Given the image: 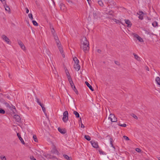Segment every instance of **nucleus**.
<instances>
[{"label": "nucleus", "instance_id": "1", "mask_svg": "<svg viewBox=\"0 0 160 160\" xmlns=\"http://www.w3.org/2000/svg\"><path fill=\"white\" fill-rule=\"evenodd\" d=\"M81 48L85 52H86L89 50V42L86 38L85 37L82 38V39Z\"/></svg>", "mask_w": 160, "mask_h": 160}, {"label": "nucleus", "instance_id": "2", "mask_svg": "<svg viewBox=\"0 0 160 160\" xmlns=\"http://www.w3.org/2000/svg\"><path fill=\"white\" fill-rule=\"evenodd\" d=\"M57 46L58 47V48L60 51V52L62 54V57L64 58L65 57V55L63 52V50L62 47L61 46V43H58Z\"/></svg>", "mask_w": 160, "mask_h": 160}, {"label": "nucleus", "instance_id": "3", "mask_svg": "<svg viewBox=\"0 0 160 160\" xmlns=\"http://www.w3.org/2000/svg\"><path fill=\"white\" fill-rule=\"evenodd\" d=\"M63 117L62 118V120L63 121L66 122H67L68 119V112L67 111H65L63 114Z\"/></svg>", "mask_w": 160, "mask_h": 160}, {"label": "nucleus", "instance_id": "4", "mask_svg": "<svg viewBox=\"0 0 160 160\" xmlns=\"http://www.w3.org/2000/svg\"><path fill=\"white\" fill-rule=\"evenodd\" d=\"M18 43L20 46L21 49L24 52L26 51V48L25 45L24 44L22 43V42H21L20 41H18Z\"/></svg>", "mask_w": 160, "mask_h": 160}, {"label": "nucleus", "instance_id": "5", "mask_svg": "<svg viewBox=\"0 0 160 160\" xmlns=\"http://www.w3.org/2000/svg\"><path fill=\"white\" fill-rule=\"evenodd\" d=\"M108 119L112 122H115L117 121V118L113 114H111Z\"/></svg>", "mask_w": 160, "mask_h": 160}, {"label": "nucleus", "instance_id": "6", "mask_svg": "<svg viewBox=\"0 0 160 160\" xmlns=\"http://www.w3.org/2000/svg\"><path fill=\"white\" fill-rule=\"evenodd\" d=\"M133 35L134 37L136 38L139 42H144V40L138 34H134Z\"/></svg>", "mask_w": 160, "mask_h": 160}, {"label": "nucleus", "instance_id": "7", "mask_svg": "<svg viewBox=\"0 0 160 160\" xmlns=\"http://www.w3.org/2000/svg\"><path fill=\"white\" fill-rule=\"evenodd\" d=\"M2 38L3 40L5 41L8 44H9L10 41L6 35H3L2 36Z\"/></svg>", "mask_w": 160, "mask_h": 160}, {"label": "nucleus", "instance_id": "8", "mask_svg": "<svg viewBox=\"0 0 160 160\" xmlns=\"http://www.w3.org/2000/svg\"><path fill=\"white\" fill-rule=\"evenodd\" d=\"M90 142L92 147L95 148H98L99 147L98 142L94 141L92 140L90 141Z\"/></svg>", "mask_w": 160, "mask_h": 160}, {"label": "nucleus", "instance_id": "9", "mask_svg": "<svg viewBox=\"0 0 160 160\" xmlns=\"http://www.w3.org/2000/svg\"><path fill=\"white\" fill-rule=\"evenodd\" d=\"M125 23L127 25V26L128 27H131L132 25V23L131 21L128 19H125Z\"/></svg>", "mask_w": 160, "mask_h": 160}, {"label": "nucleus", "instance_id": "10", "mask_svg": "<svg viewBox=\"0 0 160 160\" xmlns=\"http://www.w3.org/2000/svg\"><path fill=\"white\" fill-rule=\"evenodd\" d=\"M42 52L45 55H49L50 54V51L49 50L46 48H44L42 50Z\"/></svg>", "mask_w": 160, "mask_h": 160}, {"label": "nucleus", "instance_id": "11", "mask_svg": "<svg viewBox=\"0 0 160 160\" xmlns=\"http://www.w3.org/2000/svg\"><path fill=\"white\" fill-rule=\"evenodd\" d=\"M4 6L5 10L7 11L9 13H10L11 9L8 6L7 4H5Z\"/></svg>", "mask_w": 160, "mask_h": 160}, {"label": "nucleus", "instance_id": "12", "mask_svg": "<svg viewBox=\"0 0 160 160\" xmlns=\"http://www.w3.org/2000/svg\"><path fill=\"white\" fill-rule=\"evenodd\" d=\"M13 118L17 122H20L21 121V119L18 115L16 114L14 115Z\"/></svg>", "mask_w": 160, "mask_h": 160}, {"label": "nucleus", "instance_id": "13", "mask_svg": "<svg viewBox=\"0 0 160 160\" xmlns=\"http://www.w3.org/2000/svg\"><path fill=\"white\" fill-rule=\"evenodd\" d=\"M98 3L99 6L101 7H103L104 6V4L102 1L101 0H98Z\"/></svg>", "mask_w": 160, "mask_h": 160}, {"label": "nucleus", "instance_id": "14", "mask_svg": "<svg viewBox=\"0 0 160 160\" xmlns=\"http://www.w3.org/2000/svg\"><path fill=\"white\" fill-rule=\"evenodd\" d=\"M17 136H18L19 139L20 140V141H21V143L23 144H25V142H24V141H23V139L21 138V135H20L18 133H17Z\"/></svg>", "mask_w": 160, "mask_h": 160}, {"label": "nucleus", "instance_id": "15", "mask_svg": "<svg viewBox=\"0 0 160 160\" xmlns=\"http://www.w3.org/2000/svg\"><path fill=\"white\" fill-rule=\"evenodd\" d=\"M85 83L86 84L87 87H88V88L92 91H94V90L92 86L87 81H86Z\"/></svg>", "mask_w": 160, "mask_h": 160}, {"label": "nucleus", "instance_id": "16", "mask_svg": "<svg viewBox=\"0 0 160 160\" xmlns=\"http://www.w3.org/2000/svg\"><path fill=\"white\" fill-rule=\"evenodd\" d=\"M60 9L62 11H64L66 10L65 6V5L62 3H61L60 4Z\"/></svg>", "mask_w": 160, "mask_h": 160}, {"label": "nucleus", "instance_id": "17", "mask_svg": "<svg viewBox=\"0 0 160 160\" xmlns=\"http://www.w3.org/2000/svg\"><path fill=\"white\" fill-rule=\"evenodd\" d=\"M74 68L77 70H79L80 68V66L78 64H74Z\"/></svg>", "mask_w": 160, "mask_h": 160}, {"label": "nucleus", "instance_id": "18", "mask_svg": "<svg viewBox=\"0 0 160 160\" xmlns=\"http://www.w3.org/2000/svg\"><path fill=\"white\" fill-rule=\"evenodd\" d=\"M66 74L67 75V77L68 78V80L70 81V80L72 79L70 73L68 71L66 72Z\"/></svg>", "mask_w": 160, "mask_h": 160}, {"label": "nucleus", "instance_id": "19", "mask_svg": "<svg viewBox=\"0 0 160 160\" xmlns=\"http://www.w3.org/2000/svg\"><path fill=\"white\" fill-rule=\"evenodd\" d=\"M133 54L134 55V58L136 59L138 61L140 60V58L135 53H133Z\"/></svg>", "mask_w": 160, "mask_h": 160}, {"label": "nucleus", "instance_id": "20", "mask_svg": "<svg viewBox=\"0 0 160 160\" xmlns=\"http://www.w3.org/2000/svg\"><path fill=\"white\" fill-rule=\"evenodd\" d=\"M73 60L74 62V64L78 63L79 60L76 57H74L73 58Z\"/></svg>", "mask_w": 160, "mask_h": 160}, {"label": "nucleus", "instance_id": "21", "mask_svg": "<svg viewBox=\"0 0 160 160\" xmlns=\"http://www.w3.org/2000/svg\"><path fill=\"white\" fill-rule=\"evenodd\" d=\"M52 29L51 30L52 32L53 33V35L55 36V39H58V38L57 36H56L55 33V31L54 30V29L53 28H52Z\"/></svg>", "mask_w": 160, "mask_h": 160}, {"label": "nucleus", "instance_id": "22", "mask_svg": "<svg viewBox=\"0 0 160 160\" xmlns=\"http://www.w3.org/2000/svg\"><path fill=\"white\" fill-rule=\"evenodd\" d=\"M4 104H5L6 106L9 108V109H12V107L8 103L6 102H4Z\"/></svg>", "mask_w": 160, "mask_h": 160}, {"label": "nucleus", "instance_id": "23", "mask_svg": "<svg viewBox=\"0 0 160 160\" xmlns=\"http://www.w3.org/2000/svg\"><path fill=\"white\" fill-rule=\"evenodd\" d=\"M58 130L61 133L64 134L65 133V131L64 130H63L59 128H58Z\"/></svg>", "mask_w": 160, "mask_h": 160}, {"label": "nucleus", "instance_id": "24", "mask_svg": "<svg viewBox=\"0 0 160 160\" xmlns=\"http://www.w3.org/2000/svg\"><path fill=\"white\" fill-rule=\"evenodd\" d=\"M109 140L110 141V144L111 145V147H112L114 148H115V147L113 146V145L112 144V142H113L112 138H110Z\"/></svg>", "mask_w": 160, "mask_h": 160}, {"label": "nucleus", "instance_id": "25", "mask_svg": "<svg viewBox=\"0 0 160 160\" xmlns=\"http://www.w3.org/2000/svg\"><path fill=\"white\" fill-rule=\"evenodd\" d=\"M73 113L75 115L76 118H78L79 117V113L77 111H74L73 112Z\"/></svg>", "mask_w": 160, "mask_h": 160}, {"label": "nucleus", "instance_id": "26", "mask_svg": "<svg viewBox=\"0 0 160 160\" xmlns=\"http://www.w3.org/2000/svg\"><path fill=\"white\" fill-rule=\"evenodd\" d=\"M84 138L88 141H89L91 140V138L88 135H85L84 136Z\"/></svg>", "mask_w": 160, "mask_h": 160}, {"label": "nucleus", "instance_id": "27", "mask_svg": "<svg viewBox=\"0 0 160 160\" xmlns=\"http://www.w3.org/2000/svg\"><path fill=\"white\" fill-rule=\"evenodd\" d=\"M152 25L154 27H156L158 26V23L156 21H154L152 23Z\"/></svg>", "mask_w": 160, "mask_h": 160}, {"label": "nucleus", "instance_id": "28", "mask_svg": "<svg viewBox=\"0 0 160 160\" xmlns=\"http://www.w3.org/2000/svg\"><path fill=\"white\" fill-rule=\"evenodd\" d=\"M68 81L69 82L72 88H73V86H74V83L72 81V80L71 79V80H70V81Z\"/></svg>", "mask_w": 160, "mask_h": 160}, {"label": "nucleus", "instance_id": "29", "mask_svg": "<svg viewBox=\"0 0 160 160\" xmlns=\"http://www.w3.org/2000/svg\"><path fill=\"white\" fill-rule=\"evenodd\" d=\"M93 17L94 18H98V13L95 12L93 13Z\"/></svg>", "mask_w": 160, "mask_h": 160}, {"label": "nucleus", "instance_id": "30", "mask_svg": "<svg viewBox=\"0 0 160 160\" xmlns=\"http://www.w3.org/2000/svg\"><path fill=\"white\" fill-rule=\"evenodd\" d=\"M63 157L67 160H70V158L67 155H63Z\"/></svg>", "mask_w": 160, "mask_h": 160}, {"label": "nucleus", "instance_id": "31", "mask_svg": "<svg viewBox=\"0 0 160 160\" xmlns=\"http://www.w3.org/2000/svg\"><path fill=\"white\" fill-rule=\"evenodd\" d=\"M12 109H10L12 111L13 113H15V111H16L15 107L14 106H12Z\"/></svg>", "mask_w": 160, "mask_h": 160}, {"label": "nucleus", "instance_id": "32", "mask_svg": "<svg viewBox=\"0 0 160 160\" xmlns=\"http://www.w3.org/2000/svg\"><path fill=\"white\" fill-rule=\"evenodd\" d=\"M33 138L35 142H38V139L37 138V136L36 135H34L33 136Z\"/></svg>", "mask_w": 160, "mask_h": 160}, {"label": "nucleus", "instance_id": "33", "mask_svg": "<svg viewBox=\"0 0 160 160\" xmlns=\"http://www.w3.org/2000/svg\"><path fill=\"white\" fill-rule=\"evenodd\" d=\"M32 22L33 25L35 26H37L38 25V23L35 20H33Z\"/></svg>", "mask_w": 160, "mask_h": 160}, {"label": "nucleus", "instance_id": "34", "mask_svg": "<svg viewBox=\"0 0 160 160\" xmlns=\"http://www.w3.org/2000/svg\"><path fill=\"white\" fill-rule=\"evenodd\" d=\"M118 125L120 126L123 127H126L127 126L126 124L125 123H124L123 124H122L120 123H119L118 124Z\"/></svg>", "mask_w": 160, "mask_h": 160}, {"label": "nucleus", "instance_id": "35", "mask_svg": "<svg viewBox=\"0 0 160 160\" xmlns=\"http://www.w3.org/2000/svg\"><path fill=\"white\" fill-rule=\"evenodd\" d=\"M108 14L111 16L112 17H113V12L112 11H109L108 13Z\"/></svg>", "mask_w": 160, "mask_h": 160}, {"label": "nucleus", "instance_id": "36", "mask_svg": "<svg viewBox=\"0 0 160 160\" xmlns=\"http://www.w3.org/2000/svg\"><path fill=\"white\" fill-rule=\"evenodd\" d=\"M5 113V111L1 108H0V113L4 114Z\"/></svg>", "mask_w": 160, "mask_h": 160}, {"label": "nucleus", "instance_id": "37", "mask_svg": "<svg viewBox=\"0 0 160 160\" xmlns=\"http://www.w3.org/2000/svg\"><path fill=\"white\" fill-rule=\"evenodd\" d=\"M123 138H124L127 141L129 140V138L126 136H123Z\"/></svg>", "mask_w": 160, "mask_h": 160}, {"label": "nucleus", "instance_id": "38", "mask_svg": "<svg viewBox=\"0 0 160 160\" xmlns=\"http://www.w3.org/2000/svg\"><path fill=\"white\" fill-rule=\"evenodd\" d=\"M28 17L31 20H32L33 19L32 15V13L29 14H28Z\"/></svg>", "mask_w": 160, "mask_h": 160}, {"label": "nucleus", "instance_id": "39", "mask_svg": "<svg viewBox=\"0 0 160 160\" xmlns=\"http://www.w3.org/2000/svg\"><path fill=\"white\" fill-rule=\"evenodd\" d=\"M131 116L133 117L134 118L136 119H137L138 118L134 114H132V115H131Z\"/></svg>", "mask_w": 160, "mask_h": 160}, {"label": "nucleus", "instance_id": "40", "mask_svg": "<svg viewBox=\"0 0 160 160\" xmlns=\"http://www.w3.org/2000/svg\"><path fill=\"white\" fill-rule=\"evenodd\" d=\"M0 158L2 159V160H7L5 156H1L0 157Z\"/></svg>", "mask_w": 160, "mask_h": 160}, {"label": "nucleus", "instance_id": "41", "mask_svg": "<svg viewBox=\"0 0 160 160\" xmlns=\"http://www.w3.org/2000/svg\"><path fill=\"white\" fill-rule=\"evenodd\" d=\"M136 151L138 152H141V150L140 149L138 148H136Z\"/></svg>", "mask_w": 160, "mask_h": 160}, {"label": "nucleus", "instance_id": "42", "mask_svg": "<svg viewBox=\"0 0 160 160\" xmlns=\"http://www.w3.org/2000/svg\"><path fill=\"white\" fill-rule=\"evenodd\" d=\"M36 102L39 104L41 102L39 100V99L37 97H36Z\"/></svg>", "mask_w": 160, "mask_h": 160}, {"label": "nucleus", "instance_id": "43", "mask_svg": "<svg viewBox=\"0 0 160 160\" xmlns=\"http://www.w3.org/2000/svg\"><path fill=\"white\" fill-rule=\"evenodd\" d=\"M42 109L43 111V112L44 113H45V112H46L45 108L44 107V106H43V107H42Z\"/></svg>", "mask_w": 160, "mask_h": 160}, {"label": "nucleus", "instance_id": "44", "mask_svg": "<svg viewBox=\"0 0 160 160\" xmlns=\"http://www.w3.org/2000/svg\"><path fill=\"white\" fill-rule=\"evenodd\" d=\"M139 18L141 20H142L143 19V16L142 15H139Z\"/></svg>", "mask_w": 160, "mask_h": 160}, {"label": "nucleus", "instance_id": "45", "mask_svg": "<svg viewBox=\"0 0 160 160\" xmlns=\"http://www.w3.org/2000/svg\"><path fill=\"white\" fill-rule=\"evenodd\" d=\"M138 14L139 15H142L143 14V12L142 11H139Z\"/></svg>", "mask_w": 160, "mask_h": 160}, {"label": "nucleus", "instance_id": "46", "mask_svg": "<svg viewBox=\"0 0 160 160\" xmlns=\"http://www.w3.org/2000/svg\"><path fill=\"white\" fill-rule=\"evenodd\" d=\"M99 152L100 154H103L104 153V152L102 151L101 150H99Z\"/></svg>", "mask_w": 160, "mask_h": 160}, {"label": "nucleus", "instance_id": "47", "mask_svg": "<svg viewBox=\"0 0 160 160\" xmlns=\"http://www.w3.org/2000/svg\"><path fill=\"white\" fill-rule=\"evenodd\" d=\"M87 1L88 2V4H89V5L90 6H91V0H87Z\"/></svg>", "mask_w": 160, "mask_h": 160}, {"label": "nucleus", "instance_id": "48", "mask_svg": "<svg viewBox=\"0 0 160 160\" xmlns=\"http://www.w3.org/2000/svg\"><path fill=\"white\" fill-rule=\"evenodd\" d=\"M39 104L41 107V108L44 106L43 104L41 102H40V103H39Z\"/></svg>", "mask_w": 160, "mask_h": 160}, {"label": "nucleus", "instance_id": "49", "mask_svg": "<svg viewBox=\"0 0 160 160\" xmlns=\"http://www.w3.org/2000/svg\"><path fill=\"white\" fill-rule=\"evenodd\" d=\"M39 104L41 107V108L44 106L43 104L41 102H40V103H39Z\"/></svg>", "mask_w": 160, "mask_h": 160}, {"label": "nucleus", "instance_id": "50", "mask_svg": "<svg viewBox=\"0 0 160 160\" xmlns=\"http://www.w3.org/2000/svg\"><path fill=\"white\" fill-rule=\"evenodd\" d=\"M39 104L41 107V108L44 106L43 104L41 102H40V103H39Z\"/></svg>", "mask_w": 160, "mask_h": 160}, {"label": "nucleus", "instance_id": "51", "mask_svg": "<svg viewBox=\"0 0 160 160\" xmlns=\"http://www.w3.org/2000/svg\"><path fill=\"white\" fill-rule=\"evenodd\" d=\"M30 158L31 159V160H36V159L34 158L33 157H31Z\"/></svg>", "mask_w": 160, "mask_h": 160}, {"label": "nucleus", "instance_id": "52", "mask_svg": "<svg viewBox=\"0 0 160 160\" xmlns=\"http://www.w3.org/2000/svg\"><path fill=\"white\" fill-rule=\"evenodd\" d=\"M74 91L75 92L76 94H78V92L77 89H74Z\"/></svg>", "mask_w": 160, "mask_h": 160}, {"label": "nucleus", "instance_id": "53", "mask_svg": "<svg viewBox=\"0 0 160 160\" xmlns=\"http://www.w3.org/2000/svg\"><path fill=\"white\" fill-rule=\"evenodd\" d=\"M81 123V128H84V125H83V124L82 123H82Z\"/></svg>", "mask_w": 160, "mask_h": 160}, {"label": "nucleus", "instance_id": "54", "mask_svg": "<svg viewBox=\"0 0 160 160\" xmlns=\"http://www.w3.org/2000/svg\"><path fill=\"white\" fill-rule=\"evenodd\" d=\"M25 9H26V13H28L29 12V9L27 8H26Z\"/></svg>", "mask_w": 160, "mask_h": 160}, {"label": "nucleus", "instance_id": "55", "mask_svg": "<svg viewBox=\"0 0 160 160\" xmlns=\"http://www.w3.org/2000/svg\"><path fill=\"white\" fill-rule=\"evenodd\" d=\"M115 64H117V65H119V63L117 61H115Z\"/></svg>", "mask_w": 160, "mask_h": 160}, {"label": "nucleus", "instance_id": "56", "mask_svg": "<svg viewBox=\"0 0 160 160\" xmlns=\"http://www.w3.org/2000/svg\"><path fill=\"white\" fill-rule=\"evenodd\" d=\"M73 90H74V89H76L75 85H74L73 87V88H72Z\"/></svg>", "mask_w": 160, "mask_h": 160}, {"label": "nucleus", "instance_id": "57", "mask_svg": "<svg viewBox=\"0 0 160 160\" xmlns=\"http://www.w3.org/2000/svg\"><path fill=\"white\" fill-rule=\"evenodd\" d=\"M79 123H82V122L81 118H80V119L79 120Z\"/></svg>", "mask_w": 160, "mask_h": 160}, {"label": "nucleus", "instance_id": "58", "mask_svg": "<svg viewBox=\"0 0 160 160\" xmlns=\"http://www.w3.org/2000/svg\"><path fill=\"white\" fill-rule=\"evenodd\" d=\"M1 2H4L5 1V0H0Z\"/></svg>", "mask_w": 160, "mask_h": 160}, {"label": "nucleus", "instance_id": "59", "mask_svg": "<svg viewBox=\"0 0 160 160\" xmlns=\"http://www.w3.org/2000/svg\"><path fill=\"white\" fill-rule=\"evenodd\" d=\"M113 20L115 21V22H117V21H118V20H117L116 19H113Z\"/></svg>", "mask_w": 160, "mask_h": 160}, {"label": "nucleus", "instance_id": "60", "mask_svg": "<svg viewBox=\"0 0 160 160\" xmlns=\"http://www.w3.org/2000/svg\"><path fill=\"white\" fill-rule=\"evenodd\" d=\"M98 52H99V53H100L101 52V50H98Z\"/></svg>", "mask_w": 160, "mask_h": 160}, {"label": "nucleus", "instance_id": "61", "mask_svg": "<svg viewBox=\"0 0 160 160\" xmlns=\"http://www.w3.org/2000/svg\"><path fill=\"white\" fill-rule=\"evenodd\" d=\"M45 113V116H47V114L46 113V112H45V113Z\"/></svg>", "mask_w": 160, "mask_h": 160}, {"label": "nucleus", "instance_id": "62", "mask_svg": "<svg viewBox=\"0 0 160 160\" xmlns=\"http://www.w3.org/2000/svg\"><path fill=\"white\" fill-rule=\"evenodd\" d=\"M158 159L159 160H160V157H159L158 158Z\"/></svg>", "mask_w": 160, "mask_h": 160}, {"label": "nucleus", "instance_id": "63", "mask_svg": "<svg viewBox=\"0 0 160 160\" xmlns=\"http://www.w3.org/2000/svg\"><path fill=\"white\" fill-rule=\"evenodd\" d=\"M108 18H112V17H109Z\"/></svg>", "mask_w": 160, "mask_h": 160}, {"label": "nucleus", "instance_id": "64", "mask_svg": "<svg viewBox=\"0 0 160 160\" xmlns=\"http://www.w3.org/2000/svg\"><path fill=\"white\" fill-rule=\"evenodd\" d=\"M57 76H59L58 75V74H57Z\"/></svg>", "mask_w": 160, "mask_h": 160}]
</instances>
